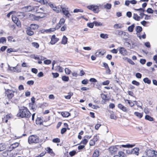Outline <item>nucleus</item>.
Masks as SVG:
<instances>
[{
	"mask_svg": "<svg viewBox=\"0 0 157 157\" xmlns=\"http://www.w3.org/2000/svg\"><path fill=\"white\" fill-rule=\"evenodd\" d=\"M135 27V25L134 24H132L131 26H129L128 28V31L131 32H132L134 28Z\"/></svg>",
	"mask_w": 157,
	"mask_h": 157,
	"instance_id": "obj_36",
	"label": "nucleus"
},
{
	"mask_svg": "<svg viewBox=\"0 0 157 157\" xmlns=\"http://www.w3.org/2000/svg\"><path fill=\"white\" fill-rule=\"evenodd\" d=\"M29 105L30 109L33 110V111H34V110L36 109L34 104L29 103Z\"/></svg>",
	"mask_w": 157,
	"mask_h": 157,
	"instance_id": "obj_35",
	"label": "nucleus"
},
{
	"mask_svg": "<svg viewBox=\"0 0 157 157\" xmlns=\"http://www.w3.org/2000/svg\"><path fill=\"white\" fill-rule=\"evenodd\" d=\"M145 119L150 121H154V118L153 117L147 115H145Z\"/></svg>",
	"mask_w": 157,
	"mask_h": 157,
	"instance_id": "obj_33",
	"label": "nucleus"
},
{
	"mask_svg": "<svg viewBox=\"0 0 157 157\" xmlns=\"http://www.w3.org/2000/svg\"><path fill=\"white\" fill-rule=\"evenodd\" d=\"M59 40V38L57 37L54 34L52 36L51 38V40L49 43L51 45H54L57 43Z\"/></svg>",
	"mask_w": 157,
	"mask_h": 157,
	"instance_id": "obj_10",
	"label": "nucleus"
},
{
	"mask_svg": "<svg viewBox=\"0 0 157 157\" xmlns=\"http://www.w3.org/2000/svg\"><path fill=\"white\" fill-rule=\"evenodd\" d=\"M146 155L149 157H154V150H151L150 149L147 150L146 151Z\"/></svg>",
	"mask_w": 157,
	"mask_h": 157,
	"instance_id": "obj_18",
	"label": "nucleus"
},
{
	"mask_svg": "<svg viewBox=\"0 0 157 157\" xmlns=\"http://www.w3.org/2000/svg\"><path fill=\"white\" fill-rule=\"evenodd\" d=\"M113 27L114 28L116 29H121L123 27V26L121 24H116L114 25Z\"/></svg>",
	"mask_w": 157,
	"mask_h": 157,
	"instance_id": "obj_32",
	"label": "nucleus"
},
{
	"mask_svg": "<svg viewBox=\"0 0 157 157\" xmlns=\"http://www.w3.org/2000/svg\"><path fill=\"white\" fill-rule=\"evenodd\" d=\"M121 147L119 146H112L109 148V151L112 154H116L119 150V148Z\"/></svg>",
	"mask_w": 157,
	"mask_h": 157,
	"instance_id": "obj_6",
	"label": "nucleus"
},
{
	"mask_svg": "<svg viewBox=\"0 0 157 157\" xmlns=\"http://www.w3.org/2000/svg\"><path fill=\"white\" fill-rule=\"evenodd\" d=\"M124 101L125 102H127L128 103L129 105V106L132 107L134 105V103L130 100L128 99H124Z\"/></svg>",
	"mask_w": 157,
	"mask_h": 157,
	"instance_id": "obj_30",
	"label": "nucleus"
},
{
	"mask_svg": "<svg viewBox=\"0 0 157 157\" xmlns=\"http://www.w3.org/2000/svg\"><path fill=\"white\" fill-rule=\"evenodd\" d=\"M20 144V143L18 142H16L13 144H11L9 147V149H10V151L13 150L15 148L17 147Z\"/></svg>",
	"mask_w": 157,
	"mask_h": 157,
	"instance_id": "obj_17",
	"label": "nucleus"
},
{
	"mask_svg": "<svg viewBox=\"0 0 157 157\" xmlns=\"http://www.w3.org/2000/svg\"><path fill=\"white\" fill-rule=\"evenodd\" d=\"M105 51H104L102 52L100 51H98L96 52V54L97 56H98L99 55L103 56L105 53Z\"/></svg>",
	"mask_w": 157,
	"mask_h": 157,
	"instance_id": "obj_45",
	"label": "nucleus"
},
{
	"mask_svg": "<svg viewBox=\"0 0 157 157\" xmlns=\"http://www.w3.org/2000/svg\"><path fill=\"white\" fill-rule=\"evenodd\" d=\"M60 141V139L57 138H54L52 140V142L55 143H59Z\"/></svg>",
	"mask_w": 157,
	"mask_h": 157,
	"instance_id": "obj_53",
	"label": "nucleus"
},
{
	"mask_svg": "<svg viewBox=\"0 0 157 157\" xmlns=\"http://www.w3.org/2000/svg\"><path fill=\"white\" fill-rule=\"evenodd\" d=\"M28 141L30 144L33 143L36 144L39 143V139L37 136L32 135L29 137Z\"/></svg>",
	"mask_w": 157,
	"mask_h": 157,
	"instance_id": "obj_3",
	"label": "nucleus"
},
{
	"mask_svg": "<svg viewBox=\"0 0 157 157\" xmlns=\"http://www.w3.org/2000/svg\"><path fill=\"white\" fill-rule=\"evenodd\" d=\"M103 66L105 68L106 73L107 74H111V70L110 69L107 63H103Z\"/></svg>",
	"mask_w": 157,
	"mask_h": 157,
	"instance_id": "obj_16",
	"label": "nucleus"
},
{
	"mask_svg": "<svg viewBox=\"0 0 157 157\" xmlns=\"http://www.w3.org/2000/svg\"><path fill=\"white\" fill-rule=\"evenodd\" d=\"M112 5L111 4L109 3H107L104 5V7L107 9H110L111 8Z\"/></svg>",
	"mask_w": 157,
	"mask_h": 157,
	"instance_id": "obj_46",
	"label": "nucleus"
},
{
	"mask_svg": "<svg viewBox=\"0 0 157 157\" xmlns=\"http://www.w3.org/2000/svg\"><path fill=\"white\" fill-rule=\"evenodd\" d=\"M36 124L41 125L43 124V121L41 117H37L36 120Z\"/></svg>",
	"mask_w": 157,
	"mask_h": 157,
	"instance_id": "obj_21",
	"label": "nucleus"
},
{
	"mask_svg": "<svg viewBox=\"0 0 157 157\" xmlns=\"http://www.w3.org/2000/svg\"><path fill=\"white\" fill-rule=\"evenodd\" d=\"M12 117L11 114H8L3 118H2V121L3 122L7 123L8 120L11 118Z\"/></svg>",
	"mask_w": 157,
	"mask_h": 157,
	"instance_id": "obj_15",
	"label": "nucleus"
},
{
	"mask_svg": "<svg viewBox=\"0 0 157 157\" xmlns=\"http://www.w3.org/2000/svg\"><path fill=\"white\" fill-rule=\"evenodd\" d=\"M62 80L65 82H67L69 80V78L68 76L64 75L62 76Z\"/></svg>",
	"mask_w": 157,
	"mask_h": 157,
	"instance_id": "obj_37",
	"label": "nucleus"
},
{
	"mask_svg": "<svg viewBox=\"0 0 157 157\" xmlns=\"http://www.w3.org/2000/svg\"><path fill=\"white\" fill-rule=\"evenodd\" d=\"M5 96L9 100H10L14 97L15 91L12 90L4 88Z\"/></svg>",
	"mask_w": 157,
	"mask_h": 157,
	"instance_id": "obj_2",
	"label": "nucleus"
},
{
	"mask_svg": "<svg viewBox=\"0 0 157 157\" xmlns=\"http://www.w3.org/2000/svg\"><path fill=\"white\" fill-rule=\"evenodd\" d=\"M53 77L54 78H56L59 76V75L58 73H52Z\"/></svg>",
	"mask_w": 157,
	"mask_h": 157,
	"instance_id": "obj_58",
	"label": "nucleus"
},
{
	"mask_svg": "<svg viewBox=\"0 0 157 157\" xmlns=\"http://www.w3.org/2000/svg\"><path fill=\"white\" fill-rule=\"evenodd\" d=\"M135 10L136 11L140 10L141 11L140 13V15L141 17V18H143L144 16V15H145L144 13V12L145 11V10H144L143 9H142V8H140L139 9H135Z\"/></svg>",
	"mask_w": 157,
	"mask_h": 157,
	"instance_id": "obj_24",
	"label": "nucleus"
},
{
	"mask_svg": "<svg viewBox=\"0 0 157 157\" xmlns=\"http://www.w3.org/2000/svg\"><path fill=\"white\" fill-rule=\"evenodd\" d=\"M65 72L67 75H70L71 73V70L68 68H66L65 69Z\"/></svg>",
	"mask_w": 157,
	"mask_h": 157,
	"instance_id": "obj_47",
	"label": "nucleus"
},
{
	"mask_svg": "<svg viewBox=\"0 0 157 157\" xmlns=\"http://www.w3.org/2000/svg\"><path fill=\"white\" fill-rule=\"evenodd\" d=\"M67 42V38L65 36H63L61 41V43L63 44H66Z\"/></svg>",
	"mask_w": 157,
	"mask_h": 157,
	"instance_id": "obj_26",
	"label": "nucleus"
},
{
	"mask_svg": "<svg viewBox=\"0 0 157 157\" xmlns=\"http://www.w3.org/2000/svg\"><path fill=\"white\" fill-rule=\"evenodd\" d=\"M46 151H43L39 155L37 156H36L35 157H42L45 154H46Z\"/></svg>",
	"mask_w": 157,
	"mask_h": 157,
	"instance_id": "obj_60",
	"label": "nucleus"
},
{
	"mask_svg": "<svg viewBox=\"0 0 157 157\" xmlns=\"http://www.w3.org/2000/svg\"><path fill=\"white\" fill-rule=\"evenodd\" d=\"M6 39L4 37H1L0 38V43H4L6 41Z\"/></svg>",
	"mask_w": 157,
	"mask_h": 157,
	"instance_id": "obj_51",
	"label": "nucleus"
},
{
	"mask_svg": "<svg viewBox=\"0 0 157 157\" xmlns=\"http://www.w3.org/2000/svg\"><path fill=\"white\" fill-rule=\"evenodd\" d=\"M119 51L120 53L123 55H124L126 53V50L124 48H119Z\"/></svg>",
	"mask_w": 157,
	"mask_h": 157,
	"instance_id": "obj_25",
	"label": "nucleus"
},
{
	"mask_svg": "<svg viewBox=\"0 0 157 157\" xmlns=\"http://www.w3.org/2000/svg\"><path fill=\"white\" fill-rule=\"evenodd\" d=\"M61 114L63 117H67L70 115V113L67 111L62 112Z\"/></svg>",
	"mask_w": 157,
	"mask_h": 157,
	"instance_id": "obj_27",
	"label": "nucleus"
},
{
	"mask_svg": "<svg viewBox=\"0 0 157 157\" xmlns=\"http://www.w3.org/2000/svg\"><path fill=\"white\" fill-rule=\"evenodd\" d=\"M144 82L148 84H150L151 83V81L148 78H145L143 79Z\"/></svg>",
	"mask_w": 157,
	"mask_h": 157,
	"instance_id": "obj_39",
	"label": "nucleus"
},
{
	"mask_svg": "<svg viewBox=\"0 0 157 157\" xmlns=\"http://www.w3.org/2000/svg\"><path fill=\"white\" fill-rule=\"evenodd\" d=\"M134 114L137 117L141 118L143 116V113H139L138 112H135L134 113Z\"/></svg>",
	"mask_w": 157,
	"mask_h": 157,
	"instance_id": "obj_28",
	"label": "nucleus"
},
{
	"mask_svg": "<svg viewBox=\"0 0 157 157\" xmlns=\"http://www.w3.org/2000/svg\"><path fill=\"white\" fill-rule=\"evenodd\" d=\"M95 142L93 139L91 140L90 141L89 144L90 146H93L95 145Z\"/></svg>",
	"mask_w": 157,
	"mask_h": 157,
	"instance_id": "obj_54",
	"label": "nucleus"
},
{
	"mask_svg": "<svg viewBox=\"0 0 157 157\" xmlns=\"http://www.w3.org/2000/svg\"><path fill=\"white\" fill-rule=\"evenodd\" d=\"M132 83L136 86H139L140 84V83L136 80H133L132 81Z\"/></svg>",
	"mask_w": 157,
	"mask_h": 157,
	"instance_id": "obj_61",
	"label": "nucleus"
},
{
	"mask_svg": "<svg viewBox=\"0 0 157 157\" xmlns=\"http://www.w3.org/2000/svg\"><path fill=\"white\" fill-rule=\"evenodd\" d=\"M48 105V104L46 102H43L40 105V107L42 108H44L45 107L47 106Z\"/></svg>",
	"mask_w": 157,
	"mask_h": 157,
	"instance_id": "obj_50",
	"label": "nucleus"
},
{
	"mask_svg": "<svg viewBox=\"0 0 157 157\" xmlns=\"http://www.w3.org/2000/svg\"><path fill=\"white\" fill-rule=\"evenodd\" d=\"M40 16H37L33 13H29L27 17V19L31 21H39L41 18L43 17Z\"/></svg>",
	"mask_w": 157,
	"mask_h": 157,
	"instance_id": "obj_5",
	"label": "nucleus"
},
{
	"mask_svg": "<svg viewBox=\"0 0 157 157\" xmlns=\"http://www.w3.org/2000/svg\"><path fill=\"white\" fill-rule=\"evenodd\" d=\"M32 114L28 108L25 106H22L18 110L17 116L21 118H29Z\"/></svg>",
	"mask_w": 157,
	"mask_h": 157,
	"instance_id": "obj_1",
	"label": "nucleus"
},
{
	"mask_svg": "<svg viewBox=\"0 0 157 157\" xmlns=\"http://www.w3.org/2000/svg\"><path fill=\"white\" fill-rule=\"evenodd\" d=\"M142 29L141 27L137 26L136 28V31L137 33H139L142 31Z\"/></svg>",
	"mask_w": 157,
	"mask_h": 157,
	"instance_id": "obj_48",
	"label": "nucleus"
},
{
	"mask_svg": "<svg viewBox=\"0 0 157 157\" xmlns=\"http://www.w3.org/2000/svg\"><path fill=\"white\" fill-rule=\"evenodd\" d=\"M76 153L77 152L75 150H73L71 151H70L69 153V155L71 156H73L75 155Z\"/></svg>",
	"mask_w": 157,
	"mask_h": 157,
	"instance_id": "obj_49",
	"label": "nucleus"
},
{
	"mask_svg": "<svg viewBox=\"0 0 157 157\" xmlns=\"http://www.w3.org/2000/svg\"><path fill=\"white\" fill-rule=\"evenodd\" d=\"M44 63L45 64L48 65L51 63V61L50 60L47 59L44 60Z\"/></svg>",
	"mask_w": 157,
	"mask_h": 157,
	"instance_id": "obj_59",
	"label": "nucleus"
},
{
	"mask_svg": "<svg viewBox=\"0 0 157 157\" xmlns=\"http://www.w3.org/2000/svg\"><path fill=\"white\" fill-rule=\"evenodd\" d=\"M68 95L65 96V98L66 99H69L71 98V96L73 95V93H69Z\"/></svg>",
	"mask_w": 157,
	"mask_h": 157,
	"instance_id": "obj_55",
	"label": "nucleus"
},
{
	"mask_svg": "<svg viewBox=\"0 0 157 157\" xmlns=\"http://www.w3.org/2000/svg\"><path fill=\"white\" fill-rule=\"evenodd\" d=\"M83 10L82 9H76L74 10L73 12L74 13H78V12H83Z\"/></svg>",
	"mask_w": 157,
	"mask_h": 157,
	"instance_id": "obj_62",
	"label": "nucleus"
},
{
	"mask_svg": "<svg viewBox=\"0 0 157 157\" xmlns=\"http://www.w3.org/2000/svg\"><path fill=\"white\" fill-rule=\"evenodd\" d=\"M12 19L13 21L16 24L17 26L19 27H21L20 21L19 20L18 18L16 16L12 15Z\"/></svg>",
	"mask_w": 157,
	"mask_h": 157,
	"instance_id": "obj_9",
	"label": "nucleus"
},
{
	"mask_svg": "<svg viewBox=\"0 0 157 157\" xmlns=\"http://www.w3.org/2000/svg\"><path fill=\"white\" fill-rule=\"evenodd\" d=\"M127 61L132 65H134L135 64L134 63L131 59L129 58H127Z\"/></svg>",
	"mask_w": 157,
	"mask_h": 157,
	"instance_id": "obj_63",
	"label": "nucleus"
},
{
	"mask_svg": "<svg viewBox=\"0 0 157 157\" xmlns=\"http://www.w3.org/2000/svg\"><path fill=\"white\" fill-rule=\"evenodd\" d=\"M32 29L29 27L26 28V32L27 34L29 36H32L33 35L34 32L32 30Z\"/></svg>",
	"mask_w": 157,
	"mask_h": 157,
	"instance_id": "obj_19",
	"label": "nucleus"
},
{
	"mask_svg": "<svg viewBox=\"0 0 157 157\" xmlns=\"http://www.w3.org/2000/svg\"><path fill=\"white\" fill-rule=\"evenodd\" d=\"M17 65L14 67H11L10 68V70L11 71L14 72H21V70L18 69L17 67Z\"/></svg>",
	"mask_w": 157,
	"mask_h": 157,
	"instance_id": "obj_20",
	"label": "nucleus"
},
{
	"mask_svg": "<svg viewBox=\"0 0 157 157\" xmlns=\"http://www.w3.org/2000/svg\"><path fill=\"white\" fill-rule=\"evenodd\" d=\"M57 68L58 70V71L60 72H62L63 71V68L61 66H58L57 67Z\"/></svg>",
	"mask_w": 157,
	"mask_h": 157,
	"instance_id": "obj_64",
	"label": "nucleus"
},
{
	"mask_svg": "<svg viewBox=\"0 0 157 157\" xmlns=\"http://www.w3.org/2000/svg\"><path fill=\"white\" fill-rule=\"evenodd\" d=\"M0 146L1 147V149L2 150V151L5 150L6 148V145L3 143H1L0 144Z\"/></svg>",
	"mask_w": 157,
	"mask_h": 157,
	"instance_id": "obj_40",
	"label": "nucleus"
},
{
	"mask_svg": "<svg viewBox=\"0 0 157 157\" xmlns=\"http://www.w3.org/2000/svg\"><path fill=\"white\" fill-rule=\"evenodd\" d=\"M45 149L47 151V152L49 154H51L53 153L52 149L50 147H47L45 148Z\"/></svg>",
	"mask_w": 157,
	"mask_h": 157,
	"instance_id": "obj_38",
	"label": "nucleus"
},
{
	"mask_svg": "<svg viewBox=\"0 0 157 157\" xmlns=\"http://www.w3.org/2000/svg\"><path fill=\"white\" fill-rule=\"evenodd\" d=\"M139 149L138 147H135L133 149L132 152L136 155H138L139 154Z\"/></svg>",
	"mask_w": 157,
	"mask_h": 157,
	"instance_id": "obj_29",
	"label": "nucleus"
},
{
	"mask_svg": "<svg viewBox=\"0 0 157 157\" xmlns=\"http://www.w3.org/2000/svg\"><path fill=\"white\" fill-rule=\"evenodd\" d=\"M22 9L25 12L31 11L32 12H34V6L29 5L23 7Z\"/></svg>",
	"mask_w": 157,
	"mask_h": 157,
	"instance_id": "obj_13",
	"label": "nucleus"
},
{
	"mask_svg": "<svg viewBox=\"0 0 157 157\" xmlns=\"http://www.w3.org/2000/svg\"><path fill=\"white\" fill-rule=\"evenodd\" d=\"M53 10L57 13H59L61 11V10L57 6H55Z\"/></svg>",
	"mask_w": 157,
	"mask_h": 157,
	"instance_id": "obj_41",
	"label": "nucleus"
},
{
	"mask_svg": "<svg viewBox=\"0 0 157 157\" xmlns=\"http://www.w3.org/2000/svg\"><path fill=\"white\" fill-rule=\"evenodd\" d=\"M101 97L102 100L101 101V103L102 104H106V102L110 100V98H109L107 94H101Z\"/></svg>",
	"mask_w": 157,
	"mask_h": 157,
	"instance_id": "obj_8",
	"label": "nucleus"
},
{
	"mask_svg": "<svg viewBox=\"0 0 157 157\" xmlns=\"http://www.w3.org/2000/svg\"><path fill=\"white\" fill-rule=\"evenodd\" d=\"M88 142V140L86 138H84L80 142V144H83L84 146Z\"/></svg>",
	"mask_w": 157,
	"mask_h": 157,
	"instance_id": "obj_42",
	"label": "nucleus"
},
{
	"mask_svg": "<svg viewBox=\"0 0 157 157\" xmlns=\"http://www.w3.org/2000/svg\"><path fill=\"white\" fill-rule=\"evenodd\" d=\"M65 21V19L63 18H61L60 19L58 23L56 25V29H58L60 28L61 25H63Z\"/></svg>",
	"mask_w": 157,
	"mask_h": 157,
	"instance_id": "obj_14",
	"label": "nucleus"
},
{
	"mask_svg": "<svg viewBox=\"0 0 157 157\" xmlns=\"http://www.w3.org/2000/svg\"><path fill=\"white\" fill-rule=\"evenodd\" d=\"M100 36L103 39H107L108 38V35L107 34L101 33L100 35Z\"/></svg>",
	"mask_w": 157,
	"mask_h": 157,
	"instance_id": "obj_44",
	"label": "nucleus"
},
{
	"mask_svg": "<svg viewBox=\"0 0 157 157\" xmlns=\"http://www.w3.org/2000/svg\"><path fill=\"white\" fill-rule=\"evenodd\" d=\"M33 1L39 2L42 5H47L48 2L46 0H33Z\"/></svg>",
	"mask_w": 157,
	"mask_h": 157,
	"instance_id": "obj_23",
	"label": "nucleus"
},
{
	"mask_svg": "<svg viewBox=\"0 0 157 157\" xmlns=\"http://www.w3.org/2000/svg\"><path fill=\"white\" fill-rule=\"evenodd\" d=\"M67 128H62L60 131V133L62 134H63L67 130Z\"/></svg>",
	"mask_w": 157,
	"mask_h": 157,
	"instance_id": "obj_57",
	"label": "nucleus"
},
{
	"mask_svg": "<svg viewBox=\"0 0 157 157\" xmlns=\"http://www.w3.org/2000/svg\"><path fill=\"white\" fill-rule=\"evenodd\" d=\"M32 46L36 48H38L39 47V44L37 42H33L32 43Z\"/></svg>",
	"mask_w": 157,
	"mask_h": 157,
	"instance_id": "obj_43",
	"label": "nucleus"
},
{
	"mask_svg": "<svg viewBox=\"0 0 157 157\" xmlns=\"http://www.w3.org/2000/svg\"><path fill=\"white\" fill-rule=\"evenodd\" d=\"M87 8L94 13H98L99 11V8L98 6L95 5H90L87 6Z\"/></svg>",
	"mask_w": 157,
	"mask_h": 157,
	"instance_id": "obj_7",
	"label": "nucleus"
},
{
	"mask_svg": "<svg viewBox=\"0 0 157 157\" xmlns=\"http://www.w3.org/2000/svg\"><path fill=\"white\" fill-rule=\"evenodd\" d=\"M67 28V25L66 24L64 25L60 29V30L61 31H64L66 30Z\"/></svg>",
	"mask_w": 157,
	"mask_h": 157,
	"instance_id": "obj_56",
	"label": "nucleus"
},
{
	"mask_svg": "<svg viewBox=\"0 0 157 157\" xmlns=\"http://www.w3.org/2000/svg\"><path fill=\"white\" fill-rule=\"evenodd\" d=\"M99 151L98 150H95L93 153L92 157H98L99 156Z\"/></svg>",
	"mask_w": 157,
	"mask_h": 157,
	"instance_id": "obj_31",
	"label": "nucleus"
},
{
	"mask_svg": "<svg viewBox=\"0 0 157 157\" xmlns=\"http://www.w3.org/2000/svg\"><path fill=\"white\" fill-rule=\"evenodd\" d=\"M29 27L30 28L32 29L35 30L37 29L39 27L38 25L36 24H31Z\"/></svg>",
	"mask_w": 157,
	"mask_h": 157,
	"instance_id": "obj_22",
	"label": "nucleus"
},
{
	"mask_svg": "<svg viewBox=\"0 0 157 157\" xmlns=\"http://www.w3.org/2000/svg\"><path fill=\"white\" fill-rule=\"evenodd\" d=\"M94 23L95 26H102V23L97 21H94Z\"/></svg>",
	"mask_w": 157,
	"mask_h": 157,
	"instance_id": "obj_52",
	"label": "nucleus"
},
{
	"mask_svg": "<svg viewBox=\"0 0 157 157\" xmlns=\"http://www.w3.org/2000/svg\"><path fill=\"white\" fill-rule=\"evenodd\" d=\"M118 108L122 111L127 113L129 115H131L132 112L130 110V109L124 106L121 103H119L117 105Z\"/></svg>",
	"mask_w": 157,
	"mask_h": 157,
	"instance_id": "obj_4",
	"label": "nucleus"
},
{
	"mask_svg": "<svg viewBox=\"0 0 157 157\" xmlns=\"http://www.w3.org/2000/svg\"><path fill=\"white\" fill-rule=\"evenodd\" d=\"M44 9L43 7L40 8L39 6H35L34 12L36 13H41L45 14L44 13Z\"/></svg>",
	"mask_w": 157,
	"mask_h": 157,
	"instance_id": "obj_11",
	"label": "nucleus"
},
{
	"mask_svg": "<svg viewBox=\"0 0 157 157\" xmlns=\"http://www.w3.org/2000/svg\"><path fill=\"white\" fill-rule=\"evenodd\" d=\"M61 8L62 9V11L63 13L67 17L69 18L71 16V14L68 11V8L65 7H63L61 6H60Z\"/></svg>",
	"mask_w": 157,
	"mask_h": 157,
	"instance_id": "obj_12",
	"label": "nucleus"
},
{
	"mask_svg": "<svg viewBox=\"0 0 157 157\" xmlns=\"http://www.w3.org/2000/svg\"><path fill=\"white\" fill-rule=\"evenodd\" d=\"M133 18L136 21H139L140 20L141 17H140L137 14L134 13Z\"/></svg>",
	"mask_w": 157,
	"mask_h": 157,
	"instance_id": "obj_34",
	"label": "nucleus"
}]
</instances>
